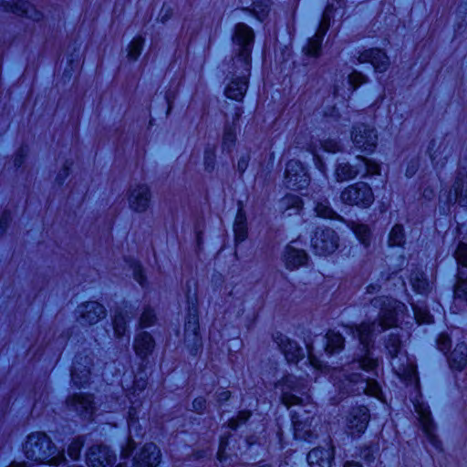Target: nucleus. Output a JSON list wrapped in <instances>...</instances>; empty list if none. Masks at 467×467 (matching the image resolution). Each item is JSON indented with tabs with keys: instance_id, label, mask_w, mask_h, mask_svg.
I'll use <instances>...</instances> for the list:
<instances>
[{
	"instance_id": "obj_1",
	"label": "nucleus",
	"mask_w": 467,
	"mask_h": 467,
	"mask_svg": "<svg viewBox=\"0 0 467 467\" xmlns=\"http://www.w3.org/2000/svg\"><path fill=\"white\" fill-rule=\"evenodd\" d=\"M371 305L380 309L379 323H362L358 327H346L347 333L357 337L362 346L360 354H357L354 360L341 368H334L330 378L336 387L345 393L356 395L367 394L379 398L381 389L374 379H364L358 373L351 372L352 369H363L374 371L379 361L371 358L370 348L373 346V337L387 328L395 327L398 321L403 317L406 306L393 298L379 296L371 299Z\"/></svg>"
},
{
	"instance_id": "obj_2",
	"label": "nucleus",
	"mask_w": 467,
	"mask_h": 467,
	"mask_svg": "<svg viewBox=\"0 0 467 467\" xmlns=\"http://www.w3.org/2000/svg\"><path fill=\"white\" fill-rule=\"evenodd\" d=\"M254 41V33L249 26L244 23L235 25L233 35L235 52L234 65L241 70V73L240 76L233 78L225 88V95L229 99L240 101L247 90Z\"/></svg>"
},
{
	"instance_id": "obj_3",
	"label": "nucleus",
	"mask_w": 467,
	"mask_h": 467,
	"mask_svg": "<svg viewBox=\"0 0 467 467\" xmlns=\"http://www.w3.org/2000/svg\"><path fill=\"white\" fill-rule=\"evenodd\" d=\"M24 452L27 459L36 462L59 465L66 461L64 451L57 449L43 432H33L27 436Z\"/></svg>"
},
{
	"instance_id": "obj_4",
	"label": "nucleus",
	"mask_w": 467,
	"mask_h": 467,
	"mask_svg": "<svg viewBox=\"0 0 467 467\" xmlns=\"http://www.w3.org/2000/svg\"><path fill=\"white\" fill-rule=\"evenodd\" d=\"M386 348L390 355V364L394 372L400 378L413 379L416 374V367L405 354L401 353L400 337L391 335Z\"/></svg>"
},
{
	"instance_id": "obj_5",
	"label": "nucleus",
	"mask_w": 467,
	"mask_h": 467,
	"mask_svg": "<svg viewBox=\"0 0 467 467\" xmlns=\"http://www.w3.org/2000/svg\"><path fill=\"white\" fill-rule=\"evenodd\" d=\"M340 200L344 204L365 209L374 202L375 197L368 183L358 182L346 187L340 193Z\"/></svg>"
},
{
	"instance_id": "obj_6",
	"label": "nucleus",
	"mask_w": 467,
	"mask_h": 467,
	"mask_svg": "<svg viewBox=\"0 0 467 467\" xmlns=\"http://www.w3.org/2000/svg\"><path fill=\"white\" fill-rule=\"evenodd\" d=\"M276 388L280 389L282 402L286 407L304 405V400L295 394L305 395L307 393V384L304 380L288 375L276 384Z\"/></svg>"
},
{
	"instance_id": "obj_7",
	"label": "nucleus",
	"mask_w": 467,
	"mask_h": 467,
	"mask_svg": "<svg viewBox=\"0 0 467 467\" xmlns=\"http://www.w3.org/2000/svg\"><path fill=\"white\" fill-rule=\"evenodd\" d=\"M377 130L367 124L359 123L353 126L351 130V141L359 151L368 154L373 153L378 145Z\"/></svg>"
},
{
	"instance_id": "obj_8",
	"label": "nucleus",
	"mask_w": 467,
	"mask_h": 467,
	"mask_svg": "<svg viewBox=\"0 0 467 467\" xmlns=\"http://www.w3.org/2000/svg\"><path fill=\"white\" fill-rule=\"evenodd\" d=\"M316 254L327 255L334 253L338 246V237L330 228H317L311 239Z\"/></svg>"
},
{
	"instance_id": "obj_9",
	"label": "nucleus",
	"mask_w": 467,
	"mask_h": 467,
	"mask_svg": "<svg viewBox=\"0 0 467 467\" xmlns=\"http://www.w3.org/2000/svg\"><path fill=\"white\" fill-rule=\"evenodd\" d=\"M309 176L301 162L291 160L286 163L284 184L292 190H302L309 184Z\"/></svg>"
},
{
	"instance_id": "obj_10",
	"label": "nucleus",
	"mask_w": 467,
	"mask_h": 467,
	"mask_svg": "<svg viewBox=\"0 0 467 467\" xmlns=\"http://www.w3.org/2000/svg\"><path fill=\"white\" fill-rule=\"evenodd\" d=\"M331 18L332 7L328 5L323 13L322 19L315 36L309 38L306 46L304 47L306 55L315 57L320 55L321 44L329 28Z\"/></svg>"
},
{
	"instance_id": "obj_11",
	"label": "nucleus",
	"mask_w": 467,
	"mask_h": 467,
	"mask_svg": "<svg viewBox=\"0 0 467 467\" xmlns=\"http://www.w3.org/2000/svg\"><path fill=\"white\" fill-rule=\"evenodd\" d=\"M414 407L426 439L434 449L441 450V442L435 434V425L431 417L429 406L421 402H417Z\"/></svg>"
},
{
	"instance_id": "obj_12",
	"label": "nucleus",
	"mask_w": 467,
	"mask_h": 467,
	"mask_svg": "<svg viewBox=\"0 0 467 467\" xmlns=\"http://www.w3.org/2000/svg\"><path fill=\"white\" fill-rule=\"evenodd\" d=\"M368 420L369 413L366 407L354 408L346 418V431L351 436H359L367 429Z\"/></svg>"
},
{
	"instance_id": "obj_13",
	"label": "nucleus",
	"mask_w": 467,
	"mask_h": 467,
	"mask_svg": "<svg viewBox=\"0 0 467 467\" xmlns=\"http://www.w3.org/2000/svg\"><path fill=\"white\" fill-rule=\"evenodd\" d=\"M357 60L359 64L370 63L375 71L380 73L386 72L390 64L386 52L379 48L363 50L357 57Z\"/></svg>"
},
{
	"instance_id": "obj_14",
	"label": "nucleus",
	"mask_w": 467,
	"mask_h": 467,
	"mask_svg": "<svg viewBox=\"0 0 467 467\" xmlns=\"http://www.w3.org/2000/svg\"><path fill=\"white\" fill-rule=\"evenodd\" d=\"M150 188L146 184H136L130 190L128 202L130 208L137 213L145 212L150 202Z\"/></svg>"
},
{
	"instance_id": "obj_15",
	"label": "nucleus",
	"mask_w": 467,
	"mask_h": 467,
	"mask_svg": "<svg viewBox=\"0 0 467 467\" xmlns=\"http://www.w3.org/2000/svg\"><path fill=\"white\" fill-rule=\"evenodd\" d=\"M115 462L116 456L107 446H93L87 454L88 467H113Z\"/></svg>"
},
{
	"instance_id": "obj_16",
	"label": "nucleus",
	"mask_w": 467,
	"mask_h": 467,
	"mask_svg": "<svg viewBox=\"0 0 467 467\" xmlns=\"http://www.w3.org/2000/svg\"><path fill=\"white\" fill-rule=\"evenodd\" d=\"M67 406L70 410L76 411L84 419H91L95 411V406L90 396L74 394L67 400Z\"/></svg>"
},
{
	"instance_id": "obj_17",
	"label": "nucleus",
	"mask_w": 467,
	"mask_h": 467,
	"mask_svg": "<svg viewBox=\"0 0 467 467\" xmlns=\"http://www.w3.org/2000/svg\"><path fill=\"white\" fill-rule=\"evenodd\" d=\"M161 450L152 443H146L135 457L136 467H156L161 462Z\"/></svg>"
},
{
	"instance_id": "obj_18",
	"label": "nucleus",
	"mask_w": 467,
	"mask_h": 467,
	"mask_svg": "<svg viewBox=\"0 0 467 467\" xmlns=\"http://www.w3.org/2000/svg\"><path fill=\"white\" fill-rule=\"evenodd\" d=\"M274 339L288 362H296L304 357L303 349L286 336L276 334Z\"/></svg>"
},
{
	"instance_id": "obj_19",
	"label": "nucleus",
	"mask_w": 467,
	"mask_h": 467,
	"mask_svg": "<svg viewBox=\"0 0 467 467\" xmlns=\"http://www.w3.org/2000/svg\"><path fill=\"white\" fill-rule=\"evenodd\" d=\"M448 203L467 205V173L459 172L455 178L452 188L447 196Z\"/></svg>"
},
{
	"instance_id": "obj_20",
	"label": "nucleus",
	"mask_w": 467,
	"mask_h": 467,
	"mask_svg": "<svg viewBox=\"0 0 467 467\" xmlns=\"http://www.w3.org/2000/svg\"><path fill=\"white\" fill-rule=\"evenodd\" d=\"M80 322L92 325L106 317L105 307L98 302H87L79 306Z\"/></svg>"
},
{
	"instance_id": "obj_21",
	"label": "nucleus",
	"mask_w": 467,
	"mask_h": 467,
	"mask_svg": "<svg viewBox=\"0 0 467 467\" xmlns=\"http://www.w3.org/2000/svg\"><path fill=\"white\" fill-rule=\"evenodd\" d=\"M334 458V448L327 444L326 447H317L311 450L307 455L310 467H331Z\"/></svg>"
},
{
	"instance_id": "obj_22",
	"label": "nucleus",
	"mask_w": 467,
	"mask_h": 467,
	"mask_svg": "<svg viewBox=\"0 0 467 467\" xmlns=\"http://www.w3.org/2000/svg\"><path fill=\"white\" fill-rule=\"evenodd\" d=\"M451 152L452 148L445 140H434L429 147L430 157L435 165L442 166Z\"/></svg>"
},
{
	"instance_id": "obj_23",
	"label": "nucleus",
	"mask_w": 467,
	"mask_h": 467,
	"mask_svg": "<svg viewBox=\"0 0 467 467\" xmlns=\"http://www.w3.org/2000/svg\"><path fill=\"white\" fill-rule=\"evenodd\" d=\"M283 260L287 269L294 270L306 263L307 254L303 249L288 244L285 249Z\"/></svg>"
},
{
	"instance_id": "obj_24",
	"label": "nucleus",
	"mask_w": 467,
	"mask_h": 467,
	"mask_svg": "<svg viewBox=\"0 0 467 467\" xmlns=\"http://www.w3.org/2000/svg\"><path fill=\"white\" fill-rule=\"evenodd\" d=\"M134 313L130 306H124L115 311L113 317V328L117 337H121L127 331V320L133 317Z\"/></svg>"
},
{
	"instance_id": "obj_25",
	"label": "nucleus",
	"mask_w": 467,
	"mask_h": 467,
	"mask_svg": "<svg viewBox=\"0 0 467 467\" xmlns=\"http://www.w3.org/2000/svg\"><path fill=\"white\" fill-rule=\"evenodd\" d=\"M278 208L282 213L292 216L301 212L303 202L297 195L286 194L279 201Z\"/></svg>"
},
{
	"instance_id": "obj_26",
	"label": "nucleus",
	"mask_w": 467,
	"mask_h": 467,
	"mask_svg": "<svg viewBox=\"0 0 467 467\" xmlns=\"http://www.w3.org/2000/svg\"><path fill=\"white\" fill-rule=\"evenodd\" d=\"M133 348L136 354L144 358L152 352L154 340L148 332H141L136 336Z\"/></svg>"
},
{
	"instance_id": "obj_27",
	"label": "nucleus",
	"mask_w": 467,
	"mask_h": 467,
	"mask_svg": "<svg viewBox=\"0 0 467 467\" xmlns=\"http://www.w3.org/2000/svg\"><path fill=\"white\" fill-rule=\"evenodd\" d=\"M361 173L362 170L359 168L358 161L353 165L348 162H339L335 170V177L338 182L355 179Z\"/></svg>"
},
{
	"instance_id": "obj_28",
	"label": "nucleus",
	"mask_w": 467,
	"mask_h": 467,
	"mask_svg": "<svg viewBox=\"0 0 467 467\" xmlns=\"http://www.w3.org/2000/svg\"><path fill=\"white\" fill-rule=\"evenodd\" d=\"M4 8L6 11H10L17 16H25L33 20H39L42 17V14L37 11L33 5L27 3L22 2L19 4H10L5 2Z\"/></svg>"
},
{
	"instance_id": "obj_29",
	"label": "nucleus",
	"mask_w": 467,
	"mask_h": 467,
	"mask_svg": "<svg viewBox=\"0 0 467 467\" xmlns=\"http://www.w3.org/2000/svg\"><path fill=\"white\" fill-rule=\"evenodd\" d=\"M450 366L452 369L462 370L467 364V345L459 344L451 352L449 358Z\"/></svg>"
},
{
	"instance_id": "obj_30",
	"label": "nucleus",
	"mask_w": 467,
	"mask_h": 467,
	"mask_svg": "<svg viewBox=\"0 0 467 467\" xmlns=\"http://www.w3.org/2000/svg\"><path fill=\"white\" fill-rule=\"evenodd\" d=\"M199 320L196 313H190L185 323V340L192 341L196 346L200 345V338L198 336Z\"/></svg>"
},
{
	"instance_id": "obj_31",
	"label": "nucleus",
	"mask_w": 467,
	"mask_h": 467,
	"mask_svg": "<svg viewBox=\"0 0 467 467\" xmlns=\"http://www.w3.org/2000/svg\"><path fill=\"white\" fill-rule=\"evenodd\" d=\"M234 237L235 241L238 243H241L244 241L247 237V224H246V216L244 211L239 210L234 225Z\"/></svg>"
},
{
	"instance_id": "obj_32",
	"label": "nucleus",
	"mask_w": 467,
	"mask_h": 467,
	"mask_svg": "<svg viewBox=\"0 0 467 467\" xmlns=\"http://www.w3.org/2000/svg\"><path fill=\"white\" fill-rule=\"evenodd\" d=\"M359 168L362 170L361 177L374 176L380 174L379 163L362 156L357 157Z\"/></svg>"
},
{
	"instance_id": "obj_33",
	"label": "nucleus",
	"mask_w": 467,
	"mask_h": 467,
	"mask_svg": "<svg viewBox=\"0 0 467 467\" xmlns=\"http://www.w3.org/2000/svg\"><path fill=\"white\" fill-rule=\"evenodd\" d=\"M326 338L327 344L325 350L328 355H332L333 353L343 348L345 340L339 333L329 331L327 334Z\"/></svg>"
},
{
	"instance_id": "obj_34",
	"label": "nucleus",
	"mask_w": 467,
	"mask_h": 467,
	"mask_svg": "<svg viewBox=\"0 0 467 467\" xmlns=\"http://www.w3.org/2000/svg\"><path fill=\"white\" fill-rule=\"evenodd\" d=\"M348 227L354 232L357 238L364 246H368L371 237L370 229L368 225L357 223L354 222L348 223Z\"/></svg>"
},
{
	"instance_id": "obj_35",
	"label": "nucleus",
	"mask_w": 467,
	"mask_h": 467,
	"mask_svg": "<svg viewBox=\"0 0 467 467\" xmlns=\"http://www.w3.org/2000/svg\"><path fill=\"white\" fill-rule=\"evenodd\" d=\"M405 242L403 226L395 224L389 234V244L390 246H401Z\"/></svg>"
},
{
	"instance_id": "obj_36",
	"label": "nucleus",
	"mask_w": 467,
	"mask_h": 467,
	"mask_svg": "<svg viewBox=\"0 0 467 467\" xmlns=\"http://www.w3.org/2000/svg\"><path fill=\"white\" fill-rule=\"evenodd\" d=\"M252 12L254 16L260 21L267 17L270 12L269 0H259L253 4Z\"/></svg>"
},
{
	"instance_id": "obj_37",
	"label": "nucleus",
	"mask_w": 467,
	"mask_h": 467,
	"mask_svg": "<svg viewBox=\"0 0 467 467\" xmlns=\"http://www.w3.org/2000/svg\"><path fill=\"white\" fill-rule=\"evenodd\" d=\"M89 369L84 368L83 369L79 365L75 364L72 369V380L76 386H83L88 382L89 377Z\"/></svg>"
},
{
	"instance_id": "obj_38",
	"label": "nucleus",
	"mask_w": 467,
	"mask_h": 467,
	"mask_svg": "<svg viewBox=\"0 0 467 467\" xmlns=\"http://www.w3.org/2000/svg\"><path fill=\"white\" fill-rule=\"evenodd\" d=\"M144 39L141 36H137L132 39L128 47V57L130 60H136L142 50Z\"/></svg>"
},
{
	"instance_id": "obj_39",
	"label": "nucleus",
	"mask_w": 467,
	"mask_h": 467,
	"mask_svg": "<svg viewBox=\"0 0 467 467\" xmlns=\"http://www.w3.org/2000/svg\"><path fill=\"white\" fill-rule=\"evenodd\" d=\"M454 296L456 299L467 301V278L462 276L459 273L458 279L454 287Z\"/></svg>"
},
{
	"instance_id": "obj_40",
	"label": "nucleus",
	"mask_w": 467,
	"mask_h": 467,
	"mask_svg": "<svg viewBox=\"0 0 467 467\" xmlns=\"http://www.w3.org/2000/svg\"><path fill=\"white\" fill-rule=\"evenodd\" d=\"M315 211L319 217L332 219L337 216V213L329 206L327 201L320 202L316 205Z\"/></svg>"
},
{
	"instance_id": "obj_41",
	"label": "nucleus",
	"mask_w": 467,
	"mask_h": 467,
	"mask_svg": "<svg viewBox=\"0 0 467 467\" xmlns=\"http://www.w3.org/2000/svg\"><path fill=\"white\" fill-rule=\"evenodd\" d=\"M414 311V317L419 324H430L432 322V317L429 311L422 306H412Z\"/></svg>"
},
{
	"instance_id": "obj_42",
	"label": "nucleus",
	"mask_w": 467,
	"mask_h": 467,
	"mask_svg": "<svg viewBox=\"0 0 467 467\" xmlns=\"http://www.w3.org/2000/svg\"><path fill=\"white\" fill-rule=\"evenodd\" d=\"M367 79L368 78L364 74L357 70L351 72L348 78V81L349 86L351 87L352 91L358 88L360 85L366 83Z\"/></svg>"
},
{
	"instance_id": "obj_43",
	"label": "nucleus",
	"mask_w": 467,
	"mask_h": 467,
	"mask_svg": "<svg viewBox=\"0 0 467 467\" xmlns=\"http://www.w3.org/2000/svg\"><path fill=\"white\" fill-rule=\"evenodd\" d=\"M155 320L156 317L153 310L149 306L144 307L140 318V326L141 327H149L155 323Z\"/></svg>"
},
{
	"instance_id": "obj_44",
	"label": "nucleus",
	"mask_w": 467,
	"mask_h": 467,
	"mask_svg": "<svg viewBox=\"0 0 467 467\" xmlns=\"http://www.w3.org/2000/svg\"><path fill=\"white\" fill-rule=\"evenodd\" d=\"M83 444L84 441L81 437H78L72 441L67 448V453L71 459L77 460L78 458Z\"/></svg>"
},
{
	"instance_id": "obj_45",
	"label": "nucleus",
	"mask_w": 467,
	"mask_h": 467,
	"mask_svg": "<svg viewBox=\"0 0 467 467\" xmlns=\"http://www.w3.org/2000/svg\"><path fill=\"white\" fill-rule=\"evenodd\" d=\"M457 263L462 266H467V244L461 242L454 253Z\"/></svg>"
},
{
	"instance_id": "obj_46",
	"label": "nucleus",
	"mask_w": 467,
	"mask_h": 467,
	"mask_svg": "<svg viewBox=\"0 0 467 467\" xmlns=\"http://www.w3.org/2000/svg\"><path fill=\"white\" fill-rule=\"evenodd\" d=\"M235 132L233 128H227L224 130L223 135V147L227 150H231V148L234 146L235 142Z\"/></svg>"
},
{
	"instance_id": "obj_47",
	"label": "nucleus",
	"mask_w": 467,
	"mask_h": 467,
	"mask_svg": "<svg viewBox=\"0 0 467 467\" xmlns=\"http://www.w3.org/2000/svg\"><path fill=\"white\" fill-rule=\"evenodd\" d=\"M215 150L213 149L206 150L204 152V167L209 172L213 171L215 166Z\"/></svg>"
},
{
	"instance_id": "obj_48",
	"label": "nucleus",
	"mask_w": 467,
	"mask_h": 467,
	"mask_svg": "<svg viewBox=\"0 0 467 467\" xmlns=\"http://www.w3.org/2000/svg\"><path fill=\"white\" fill-rule=\"evenodd\" d=\"M130 269L132 270L133 277L134 279L142 286L144 287L146 285V280L142 272V269L139 264L136 262H133L130 265Z\"/></svg>"
},
{
	"instance_id": "obj_49",
	"label": "nucleus",
	"mask_w": 467,
	"mask_h": 467,
	"mask_svg": "<svg viewBox=\"0 0 467 467\" xmlns=\"http://www.w3.org/2000/svg\"><path fill=\"white\" fill-rule=\"evenodd\" d=\"M411 283L414 290L419 294H424L428 290L429 284L422 275L420 277L415 276L411 279Z\"/></svg>"
},
{
	"instance_id": "obj_50",
	"label": "nucleus",
	"mask_w": 467,
	"mask_h": 467,
	"mask_svg": "<svg viewBox=\"0 0 467 467\" xmlns=\"http://www.w3.org/2000/svg\"><path fill=\"white\" fill-rule=\"evenodd\" d=\"M250 416H251L250 411L244 410V411L239 412L236 419H231L229 420V427L232 429L237 428L239 421H240V423H244L249 419Z\"/></svg>"
},
{
	"instance_id": "obj_51",
	"label": "nucleus",
	"mask_w": 467,
	"mask_h": 467,
	"mask_svg": "<svg viewBox=\"0 0 467 467\" xmlns=\"http://www.w3.org/2000/svg\"><path fill=\"white\" fill-rule=\"evenodd\" d=\"M321 146L325 151L337 152L340 150V145L335 140H327L321 142Z\"/></svg>"
},
{
	"instance_id": "obj_52",
	"label": "nucleus",
	"mask_w": 467,
	"mask_h": 467,
	"mask_svg": "<svg viewBox=\"0 0 467 467\" xmlns=\"http://www.w3.org/2000/svg\"><path fill=\"white\" fill-rule=\"evenodd\" d=\"M438 348L441 351L446 352L451 347V339L446 334H441L437 340Z\"/></svg>"
},
{
	"instance_id": "obj_53",
	"label": "nucleus",
	"mask_w": 467,
	"mask_h": 467,
	"mask_svg": "<svg viewBox=\"0 0 467 467\" xmlns=\"http://www.w3.org/2000/svg\"><path fill=\"white\" fill-rule=\"evenodd\" d=\"M307 350H308V356H309L308 359H309L311 366L317 369H322L321 362L317 358H316L313 355L312 346H307Z\"/></svg>"
},
{
	"instance_id": "obj_54",
	"label": "nucleus",
	"mask_w": 467,
	"mask_h": 467,
	"mask_svg": "<svg viewBox=\"0 0 467 467\" xmlns=\"http://www.w3.org/2000/svg\"><path fill=\"white\" fill-rule=\"evenodd\" d=\"M135 449V442L132 440H129L127 445L122 449L121 455L123 458H128Z\"/></svg>"
},
{
	"instance_id": "obj_55",
	"label": "nucleus",
	"mask_w": 467,
	"mask_h": 467,
	"mask_svg": "<svg viewBox=\"0 0 467 467\" xmlns=\"http://www.w3.org/2000/svg\"><path fill=\"white\" fill-rule=\"evenodd\" d=\"M205 400L203 398H197L192 402V409L197 412H202L205 409Z\"/></svg>"
},
{
	"instance_id": "obj_56",
	"label": "nucleus",
	"mask_w": 467,
	"mask_h": 467,
	"mask_svg": "<svg viewBox=\"0 0 467 467\" xmlns=\"http://www.w3.org/2000/svg\"><path fill=\"white\" fill-rule=\"evenodd\" d=\"M300 411H294V415L292 416L293 423L295 429L298 431L301 428L303 421L299 419Z\"/></svg>"
},
{
	"instance_id": "obj_57",
	"label": "nucleus",
	"mask_w": 467,
	"mask_h": 467,
	"mask_svg": "<svg viewBox=\"0 0 467 467\" xmlns=\"http://www.w3.org/2000/svg\"><path fill=\"white\" fill-rule=\"evenodd\" d=\"M231 393L228 390H222L221 392L217 393L218 400L219 401H226L230 399Z\"/></svg>"
},
{
	"instance_id": "obj_58",
	"label": "nucleus",
	"mask_w": 467,
	"mask_h": 467,
	"mask_svg": "<svg viewBox=\"0 0 467 467\" xmlns=\"http://www.w3.org/2000/svg\"><path fill=\"white\" fill-rule=\"evenodd\" d=\"M225 444H226V441L222 440L221 442H220V446H219V451H218V459L222 462L224 458V450H225Z\"/></svg>"
},
{
	"instance_id": "obj_59",
	"label": "nucleus",
	"mask_w": 467,
	"mask_h": 467,
	"mask_svg": "<svg viewBox=\"0 0 467 467\" xmlns=\"http://www.w3.org/2000/svg\"><path fill=\"white\" fill-rule=\"evenodd\" d=\"M379 290V286L378 285H369L367 287L368 294H374V293H377Z\"/></svg>"
},
{
	"instance_id": "obj_60",
	"label": "nucleus",
	"mask_w": 467,
	"mask_h": 467,
	"mask_svg": "<svg viewBox=\"0 0 467 467\" xmlns=\"http://www.w3.org/2000/svg\"><path fill=\"white\" fill-rule=\"evenodd\" d=\"M68 175V166H65L63 169V172L58 175L57 180L59 182H62L63 180Z\"/></svg>"
},
{
	"instance_id": "obj_61",
	"label": "nucleus",
	"mask_w": 467,
	"mask_h": 467,
	"mask_svg": "<svg viewBox=\"0 0 467 467\" xmlns=\"http://www.w3.org/2000/svg\"><path fill=\"white\" fill-rule=\"evenodd\" d=\"M313 154H314V156H315V157H317V165L318 169L321 171V172L325 173L324 164H323V163H322V161L319 160V157L317 156V151H316V150H313Z\"/></svg>"
},
{
	"instance_id": "obj_62",
	"label": "nucleus",
	"mask_w": 467,
	"mask_h": 467,
	"mask_svg": "<svg viewBox=\"0 0 467 467\" xmlns=\"http://www.w3.org/2000/svg\"><path fill=\"white\" fill-rule=\"evenodd\" d=\"M344 467H363L359 462H347Z\"/></svg>"
},
{
	"instance_id": "obj_63",
	"label": "nucleus",
	"mask_w": 467,
	"mask_h": 467,
	"mask_svg": "<svg viewBox=\"0 0 467 467\" xmlns=\"http://www.w3.org/2000/svg\"><path fill=\"white\" fill-rule=\"evenodd\" d=\"M116 409L113 406H105L103 409H101L102 412H109L112 410H115Z\"/></svg>"
},
{
	"instance_id": "obj_64",
	"label": "nucleus",
	"mask_w": 467,
	"mask_h": 467,
	"mask_svg": "<svg viewBox=\"0 0 467 467\" xmlns=\"http://www.w3.org/2000/svg\"><path fill=\"white\" fill-rule=\"evenodd\" d=\"M9 467H26L24 462H14Z\"/></svg>"
}]
</instances>
